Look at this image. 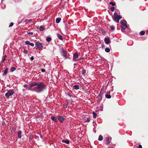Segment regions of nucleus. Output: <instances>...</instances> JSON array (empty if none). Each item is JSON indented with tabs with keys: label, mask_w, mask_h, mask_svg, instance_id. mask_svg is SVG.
<instances>
[{
	"label": "nucleus",
	"mask_w": 148,
	"mask_h": 148,
	"mask_svg": "<svg viewBox=\"0 0 148 148\" xmlns=\"http://www.w3.org/2000/svg\"><path fill=\"white\" fill-rule=\"evenodd\" d=\"M29 86L31 87L36 86L34 87V90L38 93L40 92L47 88L45 84L42 82H32L30 84Z\"/></svg>",
	"instance_id": "nucleus-1"
},
{
	"label": "nucleus",
	"mask_w": 148,
	"mask_h": 148,
	"mask_svg": "<svg viewBox=\"0 0 148 148\" xmlns=\"http://www.w3.org/2000/svg\"><path fill=\"white\" fill-rule=\"evenodd\" d=\"M14 93V92L13 90H9L5 94V96L7 98H8L10 96L12 95Z\"/></svg>",
	"instance_id": "nucleus-2"
},
{
	"label": "nucleus",
	"mask_w": 148,
	"mask_h": 148,
	"mask_svg": "<svg viewBox=\"0 0 148 148\" xmlns=\"http://www.w3.org/2000/svg\"><path fill=\"white\" fill-rule=\"evenodd\" d=\"M36 45L37 47L39 49H42V48L43 47V45L42 44L39 42H37L36 43Z\"/></svg>",
	"instance_id": "nucleus-3"
},
{
	"label": "nucleus",
	"mask_w": 148,
	"mask_h": 148,
	"mask_svg": "<svg viewBox=\"0 0 148 148\" xmlns=\"http://www.w3.org/2000/svg\"><path fill=\"white\" fill-rule=\"evenodd\" d=\"M78 55L77 53H75L73 55V61H77V58H78Z\"/></svg>",
	"instance_id": "nucleus-4"
},
{
	"label": "nucleus",
	"mask_w": 148,
	"mask_h": 148,
	"mask_svg": "<svg viewBox=\"0 0 148 148\" xmlns=\"http://www.w3.org/2000/svg\"><path fill=\"white\" fill-rule=\"evenodd\" d=\"M121 23L122 25L125 26L126 28H127V22L125 20H123L121 21Z\"/></svg>",
	"instance_id": "nucleus-5"
},
{
	"label": "nucleus",
	"mask_w": 148,
	"mask_h": 148,
	"mask_svg": "<svg viewBox=\"0 0 148 148\" xmlns=\"http://www.w3.org/2000/svg\"><path fill=\"white\" fill-rule=\"evenodd\" d=\"M58 120L61 123H63L64 121V118L62 116H59Z\"/></svg>",
	"instance_id": "nucleus-6"
},
{
	"label": "nucleus",
	"mask_w": 148,
	"mask_h": 148,
	"mask_svg": "<svg viewBox=\"0 0 148 148\" xmlns=\"http://www.w3.org/2000/svg\"><path fill=\"white\" fill-rule=\"evenodd\" d=\"M114 18H121L122 17L120 15H118L117 14L115 13L114 14Z\"/></svg>",
	"instance_id": "nucleus-7"
},
{
	"label": "nucleus",
	"mask_w": 148,
	"mask_h": 148,
	"mask_svg": "<svg viewBox=\"0 0 148 148\" xmlns=\"http://www.w3.org/2000/svg\"><path fill=\"white\" fill-rule=\"evenodd\" d=\"M61 54L62 56H64L65 58H67V53L66 51H62L61 52Z\"/></svg>",
	"instance_id": "nucleus-8"
},
{
	"label": "nucleus",
	"mask_w": 148,
	"mask_h": 148,
	"mask_svg": "<svg viewBox=\"0 0 148 148\" xmlns=\"http://www.w3.org/2000/svg\"><path fill=\"white\" fill-rule=\"evenodd\" d=\"M110 39L108 37L105 38L104 39V42L106 44H108L110 42Z\"/></svg>",
	"instance_id": "nucleus-9"
},
{
	"label": "nucleus",
	"mask_w": 148,
	"mask_h": 148,
	"mask_svg": "<svg viewBox=\"0 0 148 148\" xmlns=\"http://www.w3.org/2000/svg\"><path fill=\"white\" fill-rule=\"evenodd\" d=\"M8 72V69L6 68L5 70L4 73L3 74V76L6 75Z\"/></svg>",
	"instance_id": "nucleus-10"
},
{
	"label": "nucleus",
	"mask_w": 148,
	"mask_h": 148,
	"mask_svg": "<svg viewBox=\"0 0 148 148\" xmlns=\"http://www.w3.org/2000/svg\"><path fill=\"white\" fill-rule=\"evenodd\" d=\"M112 139V138L111 137H108L106 138V140H107V143L108 144H109L111 141Z\"/></svg>",
	"instance_id": "nucleus-11"
},
{
	"label": "nucleus",
	"mask_w": 148,
	"mask_h": 148,
	"mask_svg": "<svg viewBox=\"0 0 148 148\" xmlns=\"http://www.w3.org/2000/svg\"><path fill=\"white\" fill-rule=\"evenodd\" d=\"M83 121L84 122H88L90 121V118H89L85 117Z\"/></svg>",
	"instance_id": "nucleus-12"
},
{
	"label": "nucleus",
	"mask_w": 148,
	"mask_h": 148,
	"mask_svg": "<svg viewBox=\"0 0 148 148\" xmlns=\"http://www.w3.org/2000/svg\"><path fill=\"white\" fill-rule=\"evenodd\" d=\"M102 94L101 92H100L99 94L97 96V98L98 99V100H100L102 99Z\"/></svg>",
	"instance_id": "nucleus-13"
},
{
	"label": "nucleus",
	"mask_w": 148,
	"mask_h": 148,
	"mask_svg": "<svg viewBox=\"0 0 148 148\" xmlns=\"http://www.w3.org/2000/svg\"><path fill=\"white\" fill-rule=\"evenodd\" d=\"M22 132L21 131L19 130L18 132V138H21V137Z\"/></svg>",
	"instance_id": "nucleus-14"
},
{
	"label": "nucleus",
	"mask_w": 148,
	"mask_h": 148,
	"mask_svg": "<svg viewBox=\"0 0 148 148\" xmlns=\"http://www.w3.org/2000/svg\"><path fill=\"white\" fill-rule=\"evenodd\" d=\"M51 119L53 121L56 122L57 121V118L54 116H52L51 117Z\"/></svg>",
	"instance_id": "nucleus-15"
},
{
	"label": "nucleus",
	"mask_w": 148,
	"mask_h": 148,
	"mask_svg": "<svg viewBox=\"0 0 148 148\" xmlns=\"http://www.w3.org/2000/svg\"><path fill=\"white\" fill-rule=\"evenodd\" d=\"M57 37L59 39H60L62 40H63V37L60 34H57Z\"/></svg>",
	"instance_id": "nucleus-16"
},
{
	"label": "nucleus",
	"mask_w": 148,
	"mask_h": 148,
	"mask_svg": "<svg viewBox=\"0 0 148 148\" xmlns=\"http://www.w3.org/2000/svg\"><path fill=\"white\" fill-rule=\"evenodd\" d=\"M73 88L75 89L78 90L79 88V86L78 85H74L73 86Z\"/></svg>",
	"instance_id": "nucleus-17"
},
{
	"label": "nucleus",
	"mask_w": 148,
	"mask_h": 148,
	"mask_svg": "<svg viewBox=\"0 0 148 148\" xmlns=\"http://www.w3.org/2000/svg\"><path fill=\"white\" fill-rule=\"evenodd\" d=\"M62 142L64 143L67 144H68L69 143V142L67 140H63L62 141Z\"/></svg>",
	"instance_id": "nucleus-18"
},
{
	"label": "nucleus",
	"mask_w": 148,
	"mask_h": 148,
	"mask_svg": "<svg viewBox=\"0 0 148 148\" xmlns=\"http://www.w3.org/2000/svg\"><path fill=\"white\" fill-rule=\"evenodd\" d=\"M44 29L45 28L44 27L42 26H40L39 28V30L41 31H43Z\"/></svg>",
	"instance_id": "nucleus-19"
},
{
	"label": "nucleus",
	"mask_w": 148,
	"mask_h": 148,
	"mask_svg": "<svg viewBox=\"0 0 148 148\" xmlns=\"http://www.w3.org/2000/svg\"><path fill=\"white\" fill-rule=\"evenodd\" d=\"M105 51L106 52L108 53L110 51V49L109 47H106L105 48Z\"/></svg>",
	"instance_id": "nucleus-20"
},
{
	"label": "nucleus",
	"mask_w": 148,
	"mask_h": 148,
	"mask_svg": "<svg viewBox=\"0 0 148 148\" xmlns=\"http://www.w3.org/2000/svg\"><path fill=\"white\" fill-rule=\"evenodd\" d=\"M46 40L47 42H50L51 40V38L50 37H47L46 38Z\"/></svg>",
	"instance_id": "nucleus-21"
},
{
	"label": "nucleus",
	"mask_w": 148,
	"mask_h": 148,
	"mask_svg": "<svg viewBox=\"0 0 148 148\" xmlns=\"http://www.w3.org/2000/svg\"><path fill=\"white\" fill-rule=\"evenodd\" d=\"M106 97L107 98L109 99L111 98V96L110 95L106 94L105 95Z\"/></svg>",
	"instance_id": "nucleus-22"
},
{
	"label": "nucleus",
	"mask_w": 148,
	"mask_h": 148,
	"mask_svg": "<svg viewBox=\"0 0 148 148\" xmlns=\"http://www.w3.org/2000/svg\"><path fill=\"white\" fill-rule=\"evenodd\" d=\"M103 137L101 135H100L99 136L98 140L99 141H101L103 140Z\"/></svg>",
	"instance_id": "nucleus-23"
},
{
	"label": "nucleus",
	"mask_w": 148,
	"mask_h": 148,
	"mask_svg": "<svg viewBox=\"0 0 148 148\" xmlns=\"http://www.w3.org/2000/svg\"><path fill=\"white\" fill-rule=\"evenodd\" d=\"M92 113L93 114V117L94 118H96L97 116V114L94 112H93Z\"/></svg>",
	"instance_id": "nucleus-24"
},
{
	"label": "nucleus",
	"mask_w": 148,
	"mask_h": 148,
	"mask_svg": "<svg viewBox=\"0 0 148 148\" xmlns=\"http://www.w3.org/2000/svg\"><path fill=\"white\" fill-rule=\"evenodd\" d=\"M16 69L14 67H12L10 69V71L11 72H13L16 70Z\"/></svg>",
	"instance_id": "nucleus-25"
},
{
	"label": "nucleus",
	"mask_w": 148,
	"mask_h": 148,
	"mask_svg": "<svg viewBox=\"0 0 148 148\" xmlns=\"http://www.w3.org/2000/svg\"><path fill=\"white\" fill-rule=\"evenodd\" d=\"M145 32L144 31H142L140 32V34L141 35H143L145 34Z\"/></svg>",
	"instance_id": "nucleus-26"
},
{
	"label": "nucleus",
	"mask_w": 148,
	"mask_h": 148,
	"mask_svg": "<svg viewBox=\"0 0 148 148\" xmlns=\"http://www.w3.org/2000/svg\"><path fill=\"white\" fill-rule=\"evenodd\" d=\"M30 42L28 41H26L25 42V44L26 45H30Z\"/></svg>",
	"instance_id": "nucleus-27"
},
{
	"label": "nucleus",
	"mask_w": 148,
	"mask_h": 148,
	"mask_svg": "<svg viewBox=\"0 0 148 148\" xmlns=\"http://www.w3.org/2000/svg\"><path fill=\"white\" fill-rule=\"evenodd\" d=\"M109 4L110 5H112V6H114L116 5L115 3H114L112 2H110L109 3Z\"/></svg>",
	"instance_id": "nucleus-28"
},
{
	"label": "nucleus",
	"mask_w": 148,
	"mask_h": 148,
	"mask_svg": "<svg viewBox=\"0 0 148 148\" xmlns=\"http://www.w3.org/2000/svg\"><path fill=\"white\" fill-rule=\"evenodd\" d=\"M114 21L117 23L119 22V20L120 19H113Z\"/></svg>",
	"instance_id": "nucleus-29"
},
{
	"label": "nucleus",
	"mask_w": 148,
	"mask_h": 148,
	"mask_svg": "<svg viewBox=\"0 0 148 148\" xmlns=\"http://www.w3.org/2000/svg\"><path fill=\"white\" fill-rule=\"evenodd\" d=\"M61 19H56V22L57 23H59Z\"/></svg>",
	"instance_id": "nucleus-30"
},
{
	"label": "nucleus",
	"mask_w": 148,
	"mask_h": 148,
	"mask_svg": "<svg viewBox=\"0 0 148 148\" xmlns=\"http://www.w3.org/2000/svg\"><path fill=\"white\" fill-rule=\"evenodd\" d=\"M13 24L14 23L13 22L11 23L9 26V27H10L12 26L13 25Z\"/></svg>",
	"instance_id": "nucleus-31"
},
{
	"label": "nucleus",
	"mask_w": 148,
	"mask_h": 148,
	"mask_svg": "<svg viewBox=\"0 0 148 148\" xmlns=\"http://www.w3.org/2000/svg\"><path fill=\"white\" fill-rule=\"evenodd\" d=\"M114 9H115V8L114 7H112L111 8V10L113 12L114 10Z\"/></svg>",
	"instance_id": "nucleus-32"
},
{
	"label": "nucleus",
	"mask_w": 148,
	"mask_h": 148,
	"mask_svg": "<svg viewBox=\"0 0 148 148\" xmlns=\"http://www.w3.org/2000/svg\"><path fill=\"white\" fill-rule=\"evenodd\" d=\"M110 28L112 30H113L114 29V26H111Z\"/></svg>",
	"instance_id": "nucleus-33"
},
{
	"label": "nucleus",
	"mask_w": 148,
	"mask_h": 148,
	"mask_svg": "<svg viewBox=\"0 0 148 148\" xmlns=\"http://www.w3.org/2000/svg\"><path fill=\"white\" fill-rule=\"evenodd\" d=\"M28 88L29 90H31L32 91H35V90H34V88L33 90L31 89L29 87Z\"/></svg>",
	"instance_id": "nucleus-34"
},
{
	"label": "nucleus",
	"mask_w": 148,
	"mask_h": 148,
	"mask_svg": "<svg viewBox=\"0 0 148 148\" xmlns=\"http://www.w3.org/2000/svg\"><path fill=\"white\" fill-rule=\"evenodd\" d=\"M86 73V71L85 70H82V74H84Z\"/></svg>",
	"instance_id": "nucleus-35"
},
{
	"label": "nucleus",
	"mask_w": 148,
	"mask_h": 148,
	"mask_svg": "<svg viewBox=\"0 0 148 148\" xmlns=\"http://www.w3.org/2000/svg\"><path fill=\"white\" fill-rule=\"evenodd\" d=\"M30 45L32 47H34V44L33 43H30Z\"/></svg>",
	"instance_id": "nucleus-36"
},
{
	"label": "nucleus",
	"mask_w": 148,
	"mask_h": 148,
	"mask_svg": "<svg viewBox=\"0 0 148 148\" xmlns=\"http://www.w3.org/2000/svg\"><path fill=\"white\" fill-rule=\"evenodd\" d=\"M23 52H24L25 53H27L28 52V51L27 50H25L23 51Z\"/></svg>",
	"instance_id": "nucleus-37"
},
{
	"label": "nucleus",
	"mask_w": 148,
	"mask_h": 148,
	"mask_svg": "<svg viewBox=\"0 0 148 148\" xmlns=\"http://www.w3.org/2000/svg\"><path fill=\"white\" fill-rule=\"evenodd\" d=\"M121 28L123 30H125V27L123 26H121Z\"/></svg>",
	"instance_id": "nucleus-38"
},
{
	"label": "nucleus",
	"mask_w": 148,
	"mask_h": 148,
	"mask_svg": "<svg viewBox=\"0 0 148 148\" xmlns=\"http://www.w3.org/2000/svg\"><path fill=\"white\" fill-rule=\"evenodd\" d=\"M28 86V85L27 84H25L24 85V87L25 88H27Z\"/></svg>",
	"instance_id": "nucleus-39"
},
{
	"label": "nucleus",
	"mask_w": 148,
	"mask_h": 148,
	"mask_svg": "<svg viewBox=\"0 0 148 148\" xmlns=\"http://www.w3.org/2000/svg\"><path fill=\"white\" fill-rule=\"evenodd\" d=\"M29 138L30 139H32L33 138V136L32 135H30L29 136Z\"/></svg>",
	"instance_id": "nucleus-40"
},
{
	"label": "nucleus",
	"mask_w": 148,
	"mask_h": 148,
	"mask_svg": "<svg viewBox=\"0 0 148 148\" xmlns=\"http://www.w3.org/2000/svg\"><path fill=\"white\" fill-rule=\"evenodd\" d=\"M28 34H30V35H33V32H29V33H28Z\"/></svg>",
	"instance_id": "nucleus-41"
},
{
	"label": "nucleus",
	"mask_w": 148,
	"mask_h": 148,
	"mask_svg": "<svg viewBox=\"0 0 148 148\" xmlns=\"http://www.w3.org/2000/svg\"><path fill=\"white\" fill-rule=\"evenodd\" d=\"M45 70L44 69H42L41 70V71L43 72H45Z\"/></svg>",
	"instance_id": "nucleus-42"
},
{
	"label": "nucleus",
	"mask_w": 148,
	"mask_h": 148,
	"mask_svg": "<svg viewBox=\"0 0 148 148\" xmlns=\"http://www.w3.org/2000/svg\"><path fill=\"white\" fill-rule=\"evenodd\" d=\"M30 59L31 60H33L34 59V58L33 57V56H32L31 58H30Z\"/></svg>",
	"instance_id": "nucleus-43"
},
{
	"label": "nucleus",
	"mask_w": 148,
	"mask_h": 148,
	"mask_svg": "<svg viewBox=\"0 0 148 148\" xmlns=\"http://www.w3.org/2000/svg\"><path fill=\"white\" fill-rule=\"evenodd\" d=\"M138 148H142V147L141 145H139Z\"/></svg>",
	"instance_id": "nucleus-44"
},
{
	"label": "nucleus",
	"mask_w": 148,
	"mask_h": 148,
	"mask_svg": "<svg viewBox=\"0 0 148 148\" xmlns=\"http://www.w3.org/2000/svg\"><path fill=\"white\" fill-rule=\"evenodd\" d=\"M5 58H4L2 60V62H3L5 61Z\"/></svg>",
	"instance_id": "nucleus-45"
},
{
	"label": "nucleus",
	"mask_w": 148,
	"mask_h": 148,
	"mask_svg": "<svg viewBox=\"0 0 148 148\" xmlns=\"http://www.w3.org/2000/svg\"><path fill=\"white\" fill-rule=\"evenodd\" d=\"M67 95L68 96H69L70 97H71V95L69 93Z\"/></svg>",
	"instance_id": "nucleus-46"
},
{
	"label": "nucleus",
	"mask_w": 148,
	"mask_h": 148,
	"mask_svg": "<svg viewBox=\"0 0 148 148\" xmlns=\"http://www.w3.org/2000/svg\"><path fill=\"white\" fill-rule=\"evenodd\" d=\"M95 128L93 129V130L95 132V133L96 132L95 131Z\"/></svg>",
	"instance_id": "nucleus-47"
},
{
	"label": "nucleus",
	"mask_w": 148,
	"mask_h": 148,
	"mask_svg": "<svg viewBox=\"0 0 148 148\" xmlns=\"http://www.w3.org/2000/svg\"><path fill=\"white\" fill-rule=\"evenodd\" d=\"M32 21V19H29V22H30Z\"/></svg>",
	"instance_id": "nucleus-48"
},
{
	"label": "nucleus",
	"mask_w": 148,
	"mask_h": 148,
	"mask_svg": "<svg viewBox=\"0 0 148 148\" xmlns=\"http://www.w3.org/2000/svg\"><path fill=\"white\" fill-rule=\"evenodd\" d=\"M23 91L25 92V89H23Z\"/></svg>",
	"instance_id": "nucleus-49"
},
{
	"label": "nucleus",
	"mask_w": 148,
	"mask_h": 148,
	"mask_svg": "<svg viewBox=\"0 0 148 148\" xmlns=\"http://www.w3.org/2000/svg\"><path fill=\"white\" fill-rule=\"evenodd\" d=\"M5 123H3V125H5Z\"/></svg>",
	"instance_id": "nucleus-50"
},
{
	"label": "nucleus",
	"mask_w": 148,
	"mask_h": 148,
	"mask_svg": "<svg viewBox=\"0 0 148 148\" xmlns=\"http://www.w3.org/2000/svg\"><path fill=\"white\" fill-rule=\"evenodd\" d=\"M148 32V31H147V33Z\"/></svg>",
	"instance_id": "nucleus-51"
},
{
	"label": "nucleus",
	"mask_w": 148,
	"mask_h": 148,
	"mask_svg": "<svg viewBox=\"0 0 148 148\" xmlns=\"http://www.w3.org/2000/svg\"><path fill=\"white\" fill-rule=\"evenodd\" d=\"M57 18L59 19V18Z\"/></svg>",
	"instance_id": "nucleus-52"
}]
</instances>
